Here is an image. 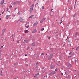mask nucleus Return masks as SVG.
<instances>
[{"label": "nucleus", "instance_id": "f257e3e1", "mask_svg": "<svg viewBox=\"0 0 79 79\" xmlns=\"http://www.w3.org/2000/svg\"><path fill=\"white\" fill-rule=\"evenodd\" d=\"M52 58H53V54H51L50 56H49L48 58V60H51L52 59Z\"/></svg>", "mask_w": 79, "mask_h": 79}, {"label": "nucleus", "instance_id": "f03ea898", "mask_svg": "<svg viewBox=\"0 0 79 79\" xmlns=\"http://www.w3.org/2000/svg\"><path fill=\"white\" fill-rule=\"evenodd\" d=\"M55 67V65H53L52 64H51L50 66V68L51 69H54V68Z\"/></svg>", "mask_w": 79, "mask_h": 79}, {"label": "nucleus", "instance_id": "7ed1b4c3", "mask_svg": "<svg viewBox=\"0 0 79 79\" xmlns=\"http://www.w3.org/2000/svg\"><path fill=\"white\" fill-rule=\"evenodd\" d=\"M39 75H40V74L39 73H38V74H35V75L34 77L35 78L36 77H39Z\"/></svg>", "mask_w": 79, "mask_h": 79}, {"label": "nucleus", "instance_id": "20e7f679", "mask_svg": "<svg viewBox=\"0 0 79 79\" xmlns=\"http://www.w3.org/2000/svg\"><path fill=\"white\" fill-rule=\"evenodd\" d=\"M28 42H29V40H25L23 42V43L24 44H25V42L26 44H27V43H28Z\"/></svg>", "mask_w": 79, "mask_h": 79}, {"label": "nucleus", "instance_id": "39448f33", "mask_svg": "<svg viewBox=\"0 0 79 79\" xmlns=\"http://www.w3.org/2000/svg\"><path fill=\"white\" fill-rule=\"evenodd\" d=\"M38 24V22L37 21H36L33 24V26L34 27V26H35L36 25H37Z\"/></svg>", "mask_w": 79, "mask_h": 79}, {"label": "nucleus", "instance_id": "423d86ee", "mask_svg": "<svg viewBox=\"0 0 79 79\" xmlns=\"http://www.w3.org/2000/svg\"><path fill=\"white\" fill-rule=\"evenodd\" d=\"M11 16V15H6V18L7 19H8V18H9V17H10V16Z\"/></svg>", "mask_w": 79, "mask_h": 79}, {"label": "nucleus", "instance_id": "0eeeda50", "mask_svg": "<svg viewBox=\"0 0 79 79\" xmlns=\"http://www.w3.org/2000/svg\"><path fill=\"white\" fill-rule=\"evenodd\" d=\"M23 20H24V19H23V18L21 17L20 19L18 20V21H20V22H22V21H23Z\"/></svg>", "mask_w": 79, "mask_h": 79}, {"label": "nucleus", "instance_id": "6e6552de", "mask_svg": "<svg viewBox=\"0 0 79 79\" xmlns=\"http://www.w3.org/2000/svg\"><path fill=\"white\" fill-rule=\"evenodd\" d=\"M37 32V30L35 29L32 32V33H35Z\"/></svg>", "mask_w": 79, "mask_h": 79}, {"label": "nucleus", "instance_id": "1a4fd4ad", "mask_svg": "<svg viewBox=\"0 0 79 79\" xmlns=\"http://www.w3.org/2000/svg\"><path fill=\"white\" fill-rule=\"evenodd\" d=\"M35 42H33L31 44L32 47H34V46H35Z\"/></svg>", "mask_w": 79, "mask_h": 79}, {"label": "nucleus", "instance_id": "9d476101", "mask_svg": "<svg viewBox=\"0 0 79 79\" xmlns=\"http://www.w3.org/2000/svg\"><path fill=\"white\" fill-rule=\"evenodd\" d=\"M32 10H33V8H32H32H30L29 10L30 13H31V12L32 11Z\"/></svg>", "mask_w": 79, "mask_h": 79}, {"label": "nucleus", "instance_id": "9b49d317", "mask_svg": "<svg viewBox=\"0 0 79 79\" xmlns=\"http://www.w3.org/2000/svg\"><path fill=\"white\" fill-rule=\"evenodd\" d=\"M39 63H38V62H37L36 64V65H35V67H36V68L38 67V66H39Z\"/></svg>", "mask_w": 79, "mask_h": 79}, {"label": "nucleus", "instance_id": "f8f14e48", "mask_svg": "<svg viewBox=\"0 0 79 79\" xmlns=\"http://www.w3.org/2000/svg\"><path fill=\"white\" fill-rule=\"evenodd\" d=\"M54 50V49L52 48H51L50 49V50L51 52H52V53H53V50Z\"/></svg>", "mask_w": 79, "mask_h": 79}, {"label": "nucleus", "instance_id": "ddd939ff", "mask_svg": "<svg viewBox=\"0 0 79 79\" xmlns=\"http://www.w3.org/2000/svg\"><path fill=\"white\" fill-rule=\"evenodd\" d=\"M4 3V0H3L1 2V5H3Z\"/></svg>", "mask_w": 79, "mask_h": 79}, {"label": "nucleus", "instance_id": "4468645a", "mask_svg": "<svg viewBox=\"0 0 79 79\" xmlns=\"http://www.w3.org/2000/svg\"><path fill=\"white\" fill-rule=\"evenodd\" d=\"M34 4H32V5L31 6H30V7H31V8H32H32H33V7H34Z\"/></svg>", "mask_w": 79, "mask_h": 79}, {"label": "nucleus", "instance_id": "2eb2a0df", "mask_svg": "<svg viewBox=\"0 0 79 79\" xmlns=\"http://www.w3.org/2000/svg\"><path fill=\"white\" fill-rule=\"evenodd\" d=\"M34 17V15H32L30 17H29L30 18H33Z\"/></svg>", "mask_w": 79, "mask_h": 79}, {"label": "nucleus", "instance_id": "dca6fc26", "mask_svg": "<svg viewBox=\"0 0 79 79\" xmlns=\"http://www.w3.org/2000/svg\"><path fill=\"white\" fill-rule=\"evenodd\" d=\"M16 3H19V4H20V3H21V2H20L19 1H16L15 2Z\"/></svg>", "mask_w": 79, "mask_h": 79}, {"label": "nucleus", "instance_id": "f3484780", "mask_svg": "<svg viewBox=\"0 0 79 79\" xmlns=\"http://www.w3.org/2000/svg\"><path fill=\"white\" fill-rule=\"evenodd\" d=\"M6 31V29H5L2 30V32H4L5 31Z\"/></svg>", "mask_w": 79, "mask_h": 79}, {"label": "nucleus", "instance_id": "a211bd4d", "mask_svg": "<svg viewBox=\"0 0 79 79\" xmlns=\"http://www.w3.org/2000/svg\"><path fill=\"white\" fill-rule=\"evenodd\" d=\"M27 32H28V30H26L25 31V33L26 34H27Z\"/></svg>", "mask_w": 79, "mask_h": 79}, {"label": "nucleus", "instance_id": "6ab92c4d", "mask_svg": "<svg viewBox=\"0 0 79 79\" xmlns=\"http://www.w3.org/2000/svg\"><path fill=\"white\" fill-rule=\"evenodd\" d=\"M71 66H72V64H69V67L70 68L71 67Z\"/></svg>", "mask_w": 79, "mask_h": 79}, {"label": "nucleus", "instance_id": "aec40b11", "mask_svg": "<svg viewBox=\"0 0 79 79\" xmlns=\"http://www.w3.org/2000/svg\"><path fill=\"white\" fill-rule=\"evenodd\" d=\"M46 19V18H45L42 19V20L43 21H44V20H45Z\"/></svg>", "mask_w": 79, "mask_h": 79}, {"label": "nucleus", "instance_id": "412c9836", "mask_svg": "<svg viewBox=\"0 0 79 79\" xmlns=\"http://www.w3.org/2000/svg\"><path fill=\"white\" fill-rule=\"evenodd\" d=\"M56 72H54L53 71L52 72H51V73H52V74H56Z\"/></svg>", "mask_w": 79, "mask_h": 79}, {"label": "nucleus", "instance_id": "4be33fe9", "mask_svg": "<svg viewBox=\"0 0 79 79\" xmlns=\"http://www.w3.org/2000/svg\"><path fill=\"white\" fill-rule=\"evenodd\" d=\"M19 12H19L18 13V14L19 15H21V13L20 12Z\"/></svg>", "mask_w": 79, "mask_h": 79}, {"label": "nucleus", "instance_id": "5701e85b", "mask_svg": "<svg viewBox=\"0 0 79 79\" xmlns=\"http://www.w3.org/2000/svg\"><path fill=\"white\" fill-rule=\"evenodd\" d=\"M13 5H16V2H15L13 3Z\"/></svg>", "mask_w": 79, "mask_h": 79}, {"label": "nucleus", "instance_id": "b1692460", "mask_svg": "<svg viewBox=\"0 0 79 79\" xmlns=\"http://www.w3.org/2000/svg\"><path fill=\"white\" fill-rule=\"evenodd\" d=\"M63 21H62V20L61 19L60 24H61V23H63Z\"/></svg>", "mask_w": 79, "mask_h": 79}, {"label": "nucleus", "instance_id": "393cba45", "mask_svg": "<svg viewBox=\"0 0 79 79\" xmlns=\"http://www.w3.org/2000/svg\"><path fill=\"white\" fill-rule=\"evenodd\" d=\"M10 8H12V5H10L9 7Z\"/></svg>", "mask_w": 79, "mask_h": 79}, {"label": "nucleus", "instance_id": "a878e982", "mask_svg": "<svg viewBox=\"0 0 79 79\" xmlns=\"http://www.w3.org/2000/svg\"><path fill=\"white\" fill-rule=\"evenodd\" d=\"M14 64V66H16V64H17V63H15Z\"/></svg>", "mask_w": 79, "mask_h": 79}, {"label": "nucleus", "instance_id": "bb28decb", "mask_svg": "<svg viewBox=\"0 0 79 79\" xmlns=\"http://www.w3.org/2000/svg\"><path fill=\"white\" fill-rule=\"evenodd\" d=\"M42 22H43V20L42 19L40 21V23H42Z\"/></svg>", "mask_w": 79, "mask_h": 79}, {"label": "nucleus", "instance_id": "cd10ccee", "mask_svg": "<svg viewBox=\"0 0 79 79\" xmlns=\"http://www.w3.org/2000/svg\"><path fill=\"white\" fill-rule=\"evenodd\" d=\"M27 24H29V22H27L25 25H27Z\"/></svg>", "mask_w": 79, "mask_h": 79}, {"label": "nucleus", "instance_id": "c85d7f7f", "mask_svg": "<svg viewBox=\"0 0 79 79\" xmlns=\"http://www.w3.org/2000/svg\"><path fill=\"white\" fill-rule=\"evenodd\" d=\"M75 35H76V36H75L76 37L77 36V32H76L75 33Z\"/></svg>", "mask_w": 79, "mask_h": 79}, {"label": "nucleus", "instance_id": "c756f323", "mask_svg": "<svg viewBox=\"0 0 79 79\" xmlns=\"http://www.w3.org/2000/svg\"><path fill=\"white\" fill-rule=\"evenodd\" d=\"M2 73L1 72L0 73V76H2Z\"/></svg>", "mask_w": 79, "mask_h": 79}, {"label": "nucleus", "instance_id": "7c9ffc66", "mask_svg": "<svg viewBox=\"0 0 79 79\" xmlns=\"http://www.w3.org/2000/svg\"><path fill=\"white\" fill-rule=\"evenodd\" d=\"M4 32H3L2 31V35H4Z\"/></svg>", "mask_w": 79, "mask_h": 79}, {"label": "nucleus", "instance_id": "2f4dec72", "mask_svg": "<svg viewBox=\"0 0 79 79\" xmlns=\"http://www.w3.org/2000/svg\"><path fill=\"white\" fill-rule=\"evenodd\" d=\"M29 47H28L27 48V50H29Z\"/></svg>", "mask_w": 79, "mask_h": 79}, {"label": "nucleus", "instance_id": "473e14b6", "mask_svg": "<svg viewBox=\"0 0 79 79\" xmlns=\"http://www.w3.org/2000/svg\"><path fill=\"white\" fill-rule=\"evenodd\" d=\"M17 43H18V44H19V40H18L17 41Z\"/></svg>", "mask_w": 79, "mask_h": 79}, {"label": "nucleus", "instance_id": "72a5a7b5", "mask_svg": "<svg viewBox=\"0 0 79 79\" xmlns=\"http://www.w3.org/2000/svg\"><path fill=\"white\" fill-rule=\"evenodd\" d=\"M25 27H27V28H28V27H29V26H26Z\"/></svg>", "mask_w": 79, "mask_h": 79}, {"label": "nucleus", "instance_id": "f704fd0d", "mask_svg": "<svg viewBox=\"0 0 79 79\" xmlns=\"http://www.w3.org/2000/svg\"><path fill=\"white\" fill-rule=\"evenodd\" d=\"M38 4V3H37L35 5V6L36 7L37 6V5Z\"/></svg>", "mask_w": 79, "mask_h": 79}, {"label": "nucleus", "instance_id": "c9c22d12", "mask_svg": "<svg viewBox=\"0 0 79 79\" xmlns=\"http://www.w3.org/2000/svg\"><path fill=\"white\" fill-rule=\"evenodd\" d=\"M73 53V52H71L69 53V55H71V53Z\"/></svg>", "mask_w": 79, "mask_h": 79}, {"label": "nucleus", "instance_id": "e433bc0d", "mask_svg": "<svg viewBox=\"0 0 79 79\" xmlns=\"http://www.w3.org/2000/svg\"><path fill=\"white\" fill-rule=\"evenodd\" d=\"M44 6H42V9L44 10Z\"/></svg>", "mask_w": 79, "mask_h": 79}, {"label": "nucleus", "instance_id": "4c0bfd02", "mask_svg": "<svg viewBox=\"0 0 79 79\" xmlns=\"http://www.w3.org/2000/svg\"><path fill=\"white\" fill-rule=\"evenodd\" d=\"M44 55V53H42L41 54V55Z\"/></svg>", "mask_w": 79, "mask_h": 79}, {"label": "nucleus", "instance_id": "58836bf2", "mask_svg": "<svg viewBox=\"0 0 79 79\" xmlns=\"http://www.w3.org/2000/svg\"><path fill=\"white\" fill-rule=\"evenodd\" d=\"M41 30H42V31H44V28H42L41 29Z\"/></svg>", "mask_w": 79, "mask_h": 79}, {"label": "nucleus", "instance_id": "ea45409f", "mask_svg": "<svg viewBox=\"0 0 79 79\" xmlns=\"http://www.w3.org/2000/svg\"><path fill=\"white\" fill-rule=\"evenodd\" d=\"M61 69H63V66H62L61 67Z\"/></svg>", "mask_w": 79, "mask_h": 79}, {"label": "nucleus", "instance_id": "a19ab883", "mask_svg": "<svg viewBox=\"0 0 79 79\" xmlns=\"http://www.w3.org/2000/svg\"><path fill=\"white\" fill-rule=\"evenodd\" d=\"M53 60L54 62H55V59H53Z\"/></svg>", "mask_w": 79, "mask_h": 79}, {"label": "nucleus", "instance_id": "79ce46f5", "mask_svg": "<svg viewBox=\"0 0 79 79\" xmlns=\"http://www.w3.org/2000/svg\"><path fill=\"white\" fill-rule=\"evenodd\" d=\"M53 10V9H52L51 10H50L51 12H52V11Z\"/></svg>", "mask_w": 79, "mask_h": 79}, {"label": "nucleus", "instance_id": "37998d69", "mask_svg": "<svg viewBox=\"0 0 79 79\" xmlns=\"http://www.w3.org/2000/svg\"><path fill=\"white\" fill-rule=\"evenodd\" d=\"M71 23L70 22H69V23H68V24H70Z\"/></svg>", "mask_w": 79, "mask_h": 79}, {"label": "nucleus", "instance_id": "c03bdc74", "mask_svg": "<svg viewBox=\"0 0 79 79\" xmlns=\"http://www.w3.org/2000/svg\"><path fill=\"white\" fill-rule=\"evenodd\" d=\"M75 6H76V3L75 4V5H74V8H75Z\"/></svg>", "mask_w": 79, "mask_h": 79}, {"label": "nucleus", "instance_id": "a18cd8bd", "mask_svg": "<svg viewBox=\"0 0 79 79\" xmlns=\"http://www.w3.org/2000/svg\"><path fill=\"white\" fill-rule=\"evenodd\" d=\"M2 48H3V46H2L1 47V48H0V49H1Z\"/></svg>", "mask_w": 79, "mask_h": 79}, {"label": "nucleus", "instance_id": "49530a36", "mask_svg": "<svg viewBox=\"0 0 79 79\" xmlns=\"http://www.w3.org/2000/svg\"><path fill=\"white\" fill-rule=\"evenodd\" d=\"M56 34H57V33H58V32L56 31Z\"/></svg>", "mask_w": 79, "mask_h": 79}, {"label": "nucleus", "instance_id": "de8ad7c7", "mask_svg": "<svg viewBox=\"0 0 79 79\" xmlns=\"http://www.w3.org/2000/svg\"><path fill=\"white\" fill-rule=\"evenodd\" d=\"M68 42L70 43V42H71V41H70V40H69V41H68Z\"/></svg>", "mask_w": 79, "mask_h": 79}, {"label": "nucleus", "instance_id": "09e8293b", "mask_svg": "<svg viewBox=\"0 0 79 79\" xmlns=\"http://www.w3.org/2000/svg\"><path fill=\"white\" fill-rule=\"evenodd\" d=\"M45 69V67H43V68H42L43 69Z\"/></svg>", "mask_w": 79, "mask_h": 79}, {"label": "nucleus", "instance_id": "8fccbe9b", "mask_svg": "<svg viewBox=\"0 0 79 79\" xmlns=\"http://www.w3.org/2000/svg\"><path fill=\"white\" fill-rule=\"evenodd\" d=\"M55 71H57V69H55Z\"/></svg>", "mask_w": 79, "mask_h": 79}, {"label": "nucleus", "instance_id": "3c124183", "mask_svg": "<svg viewBox=\"0 0 79 79\" xmlns=\"http://www.w3.org/2000/svg\"><path fill=\"white\" fill-rule=\"evenodd\" d=\"M48 39H50V37H49V38H48Z\"/></svg>", "mask_w": 79, "mask_h": 79}, {"label": "nucleus", "instance_id": "603ef678", "mask_svg": "<svg viewBox=\"0 0 79 79\" xmlns=\"http://www.w3.org/2000/svg\"><path fill=\"white\" fill-rule=\"evenodd\" d=\"M64 45H65V44H64V45H63V47H64Z\"/></svg>", "mask_w": 79, "mask_h": 79}, {"label": "nucleus", "instance_id": "864d4df0", "mask_svg": "<svg viewBox=\"0 0 79 79\" xmlns=\"http://www.w3.org/2000/svg\"><path fill=\"white\" fill-rule=\"evenodd\" d=\"M77 23H79V21L77 20Z\"/></svg>", "mask_w": 79, "mask_h": 79}, {"label": "nucleus", "instance_id": "5fc2aeb1", "mask_svg": "<svg viewBox=\"0 0 79 79\" xmlns=\"http://www.w3.org/2000/svg\"><path fill=\"white\" fill-rule=\"evenodd\" d=\"M76 61H77V60L75 59V62H76Z\"/></svg>", "mask_w": 79, "mask_h": 79}, {"label": "nucleus", "instance_id": "6e6d98bb", "mask_svg": "<svg viewBox=\"0 0 79 79\" xmlns=\"http://www.w3.org/2000/svg\"><path fill=\"white\" fill-rule=\"evenodd\" d=\"M77 1V0H75V3L76 4V2Z\"/></svg>", "mask_w": 79, "mask_h": 79}, {"label": "nucleus", "instance_id": "4d7b16f0", "mask_svg": "<svg viewBox=\"0 0 79 79\" xmlns=\"http://www.w3.org/2000/svg\"><path fill=\"white\" fill-rule=\"evenodd\" d=\"M4 13V11L2 12V14H3V13Z\"/></svg>", "mask_w": 79, "mask_h": 79}, {"label": "nucleus", "instance_id": "13d9d810", "mask_svg": "<svg viewBox=\"0 0 79 79\" xmlns=\"http://www.w3.org/2000/svg\"><path fill=\"white\" fill-rule=\"evenodd\" d=\"M37 58H38V57H39V55L37 56Z\"/></svg>", "mask_w": 79, "mask_h": 79}, {"label": "nucleus", "instance_id": "bf43d9fd", "mask_svg": "<svg viewBox=\"0 0 79 79\" xmlns=\"http://www.w3.org/2000/svg\"><path fill=\"white\" fill-rule=\"evenodd\" d=\"M8 11V9L7 8L6 11L7 12V11Z\"/></svg>", "mask_w": 79, "mask_h": 79}, {"label": "nucleus", "instance_id": "052dcab7", "mask_svg": "<svg viewBox=\"0 0 79 79\" xmlns=\"http://www.w3.org/2000/svg\"><path fill=\"white\" fill-rule=\"evenodd\" d=\"M0 56H2V54H0Z\"/></svg>", "mask_w": 79, "mask_h": 79}, {"label": "nucleus", "instance_id": "680f3d73", "mask_svg": "<svg viewBox=\"0 0 79 79\" xmlns=\"http://www.w3.org/2000/svg\"><path fill=\"white\" fill-rule=\"evenodd\" d=\"M8 12H9V13H11V12H10V10H9V11H8Z\"/></svg>", "mask_w": 79, "mask_h": 79}, {"label": "nucleus", "instance_id": "e2e57ef3", "mask_svg": "<svg viewBox=\"0 0 79 79\" xmlns=\"http://www.w3.org/2000/svg\"><path fill=\"white\" fill-rule=\"evenodd\" d=\"M16 9H17V8H15V10H16Z\"/></svg>", "mask_w": 79, "mask_h": 79}, {"label": "nucleus", "instance_id": "0e129e2a", "mask_svg": "<svg viewBox=\"0 0 79 79\" xmlns=\"http://www.w3.org/2000/svg\"><path fill=\"white\" fill-rule=\"evenodd\" d=\"M25 56H27V54H25Z\"/></svg>", "mask_w": 79, "mask_h": 79}, {"label": "nucleus", "instance_id": "69168bd1", "mask_svg": "<svg viewBox=\"0 0 79 79\" xmlns=\"http://www.w3.org/2000/svg\"><path fill=\"white\" fill-rule=\"evenodd\" d=\"M69 2V0H68V2Z\"/></svg>", "mask_w": 79, "mask_h": 79}, {"label": "nucleus", "instance_id": "338daca9", "mask_svg": "<svg viewBox=\"0 0 79 79\" xmlns=\"http://www.w3.org/2000/svg\"><path fill=\"white\" fill-rule=\"evenodd\" d=\"M71 10H73V8L72 7H71Z\"/></svg>", "mask_w": 79, "mask_h": 79}, {"label": "nucleus", "instance_id": "774afa93", "mask_svg": "<svg viewBox=\"0 0 79 79\" xmlns=\"http://www.w3.org/2000/svg\"><path fill=\"white\" fill-rule=\"evenodd\" d=\"M16 79V78H14V79Z\"/></svg>", "mask_w": 79, "mask_h": 79}]
</instances>
